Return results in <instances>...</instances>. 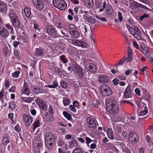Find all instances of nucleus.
I'll return each instance as SVG.
<instances>
[{"label":"nucleus","instance_id":"45","mask_svg":"<svg viewBox=\"0 0 153 153\" xmlns=\"http://www.w3.org/2000/svg\"><path fill=\"white\" fill-rule=\"evenodd\" d=\"M60 84L62 87L65 89L67 88V83L63 80H61Z\"/></svg>","mask_w":153,"mask_h":153},{"label":"nucleus","instance_id":"28","mask_svg":"<svg viewBox=\"0 0 153 153\" xmlns=\"http://www.w3.org/2000/svg\"><path fill=\"white\" fill-rule=\"evenodd\" d=\"M71 100L67 97L64 98L63 102L64 105L65 106L68 105L70 103Z\"/></svg>","mask_w":153,"mask_h":153},{"label":"nucleus","instance_id":"44","mask_svg":"<svg viewBox=\"0 0 153 153\" xmlns=\"http://www.w3.org/2000/svg\"><path fill=\"white\" fill-rule=\"evenodd\" d=\"M107 5H110V4H107L106 1H104L102 6V8H101L99 10L100 12H102L103 11L105 8H106V6Z\"/></svg>","mask_w":153,"mask_h":153},{"label":"nucleus","instance_id":"40","mask_svg":"<svg viewBox=\"0 0 153 153\" xmlns=\"http://www.w3.org/2000/svg\"><path fill=\"white\" fill-rule=\"evenodd\" d=\"M90 27L89 25L87 24L86 25H84V27L82 28V31L85 33L87 32Z\"/></svg>","mask_w":153,"mask_h":153},{"label":"nucleus","instance_id":"31","mask_svg":"<svg viewBox=\"0 0 153 153\" xmlns=\"http://www.w3.org/2000/svg\"><path fill=\"white\" fill-rule=\"evenodd\" d=\"M85 21L88 23L91 24H94L96 22L95 19L91 16H90L89 18H88Z\"/></svg>","mask_w":153,"mask_h":153},{"label":"nucleus","instance_id":"1","mask_svg":"<svg viewBox=\"0 0 153 153\" xmlns=\"http://www.w3.org/2000/svg\"><path fill=\"white\" fill-rule=\"evenodd\" d=\"M113 101V99H108L105 102V103L107 111L110 114L115 115L117 114L119 111L118 105L114 103L108 105L113 102H114Z\"/></svg>","mask_w":153,"mask_h":153},{"label":"nucleus","instance_id":"12","mask_svg":"<svg viewBox=\"0 0 153 153\" xmlns=\"http://www.w3.org/2000/svg\"><path fill=\"white\" fill-rule=\"evenodd\" d=\"M44 49L40 47L36 48L34 51V55L37 57H41L44 56Z\"/></svg>","mask_w":153,"mask_h":153},{"label":"nucleus","instance_id":"59","mask_svg":"<svg viewBox=\"0 0 153 153\" xmlns=\"http://www.w3.org/2000/svg\"><path fill=\"white\" fill-rule=\"evenodd\" d=\"M128 133L125 131H123L122 132V135L124 137L125 139H127L128 137Z\"/></svg>","mask_w":153,"mask_h":153},{"label":"nucleus","instance_id":"27","mask_svg":"<svg viewBox=\"0 0 153 153\" xmlns=\"http://www.w3.org/2000/svg\"><path fill=\"white\" fill-rule=\"evenodd\" d=\"M107 134L108 137L111 140L114 139L113 131L111 128H109L107 130Z\"/></svg>","mask_w":153,"mask_h":153},{"label":"nucleus","instance_id":"53","mask_svg":"<svg viewBox=\"0 0 153 153\" xmlns=\"http://www.w3.org/2000/svg\"><path fill=\"white\" fill-rule=\"evenodd\" d=\"M118 19L119 21L120 22H121L123 20V17L122 15V13H121V12H120V11H119L118 12Z\"/></svg>","mask_w":153,"mask_h":153},{"label":"nucleus","instance_id":"51","mask_svg":"<svg viewBox=\"0 0 153 153\" xmlns=\"http://www.w3.org/2000/svg\"><path fill=\"white\" fill-rule=\"evenodd\" d=\"M14 129L18 132H19L21 130V128L18 124H17L14 128Z\"/></svg>","mask_w":153,"mask_h":153},{"label":"nucleus","instance_id":"61","mask_svg":"<svg viewBox=\"0 0 153 153\" xmlns=\"http://www.w3.org/2000/svg\"><path fill=\"white\" fill-rule=\"evenodd\" d=\"M69 108L72 111L75 112L76 111V108L73 105H69Z\"/></svg>","mask_w":153,"mask_h":153},{"label":"nucleus","instance_id":"49","mask_svg":"<svg viewBox=\"0 0 153 153\" xmlns=\"http://www.w3.org/2000/svg\"><path fill=\"white\" fill-rule=\"evenodd\" d=\"M61 31L63 35V36L65 37H68L69 35L67 34V33L65 30H61Z\"/></svg>","mask_w":153,"mask_h":153},{"label":"nucleus","instance_id":"58","mask_svg":"<svg viewBox=\"0 0 153 153\" xmlns=\"http://www.w3.org/2000/svg\"><path fill=\"white\" fill-rule=\"evenodd\" d=\"M74 65H77L74 64L72 66H69L68 68V70L69 71H74L75 69Z\"/></svg>","mask_w":153,"mask_h":153},{"label":"nucleus","instance_id":"34","mask_svg":"<svg viewBox=\"0 0 153 153\" xmlns=\"http://www.w3.org/2000/svg\"><path fill=\"white\" fill-rule=\"evenodd\" d=\"M9 142V140L8 139V137H5L3 138L2 143L3 145L6 146Z\"/></svg>","mask_w":153,"mask_h":153},{"label":"nucleus","instance_id":"19","mask_svg":"<svg viewBox=\"0 0 153 153\" xmlns=\"http://www.w3.org/2000/svg\"><path fill=\"white\" fill-rule=\"evenodd\" d=\"M131 94V86L130 85H128L126 88L124 92V98H127L129 97Z\"/></svg>","mask_w":153,"mask_h":153},{"label":"nucleus","instance_id":"16","mask_svg":"<svg viewBox=\"0 0 153 153\" xmlns=\"http://www.w3.org/2000/svg\"><path fill=\"white\" fill-rule=\"evenodd\" d=\"M74 67H75V69L76 70V75L79 78H82L83 75V72L79 66L77 65H74Z\"/></svg>","mask_w":153,"mask_h":153},{"label":"nucleus","instance_id":"41","mask_svg":"<svg viewBox=\"0 0 153 153\" xmlns=\"http://www.w3.org/2000/svg\"><path fill=\"white\" fill-rule=\"evenodd\" d=\"M39 17L45 21H46L47 20V19L45 17L44 14L42 13H40L39 14Z\"/></svg>","mask_w":153,"mask_h":153},{"label":"nucleus","instance_id":"17","mask_svg":"<svg viewBox=\"0 0 153 153\" xmlns=\"http://www.w3.org/2000/svg\"><path fill=\"white\" fill-rule=\"evenodd\" d=\"M56 140H53L51 141L45 140V146L48 149H52L54 145Z\"/></svg>","mask_w":153,"mask_h":153},{"label":"nucleus","instance_id":"3","mask_svg":"<svg viewBox=\"0 0 153 153\" xmlns=\"http://www.w3.org/2000/svg\"><path fill=\"white\" fill-rule=\"evenodd\" d=\"M12 25L15 28H19L20 22L13 9H11L9 14Z\"/></svg>","mask_w":153,"mask_h":153},{"label":"nucleus","instance_id":"39","mask_svg":"<svg viewBox=\"0 0 153 153\" xmlns=\"http://www.w3.org/2000/svg\"><path fill=\"white\" fill-rule=\"evenodd\" d=\"M70 144L71 147H74L78 146V143L75 140H73L72 141L70 142Z\"/></svg>","mask_w":153,"mask_h":153},{"label":"nucleus","instance_id":"55","mask_svg":"<svg viewBox=\"0 0 153 153\" xmlns=\"http://www.w3.org/2000/svg\"><path fill=\"white\" fill-rule=\"evenodd\" d=\"M60 59L62 61V62L64 63H67V61L65 59V55H62L60 57Z\"/></svg>","mask_w":153,"mask_h":153},{"label":"nucleus","instance_id":"50","mask_svg":"<svg viewBox=\"0 0 153 153\" xmlns=\"http://www.w3.org/2000/svg\"><path fill=\"white\" fill-rule=\"evenodd\" d=\"M133 6L136 7H140L141 4L134 1L132 3Z\"/></svg>","mask_w":153,"mask_h":153},{"label":"nucleus","instance_id":"48","mask_svg":"<svg viewBox=\"0 0 153 153\" xmlns=\"http://www.w3.org/2000/svg\"><path fill=\"white\" fill-rule=\"evenodd\" d=\"M9 107L12 110L15 107V103L14 101L10 102L9 104Z\"/></svg>","mask_w":153,"mask_h":153},{"label":"nucleus","instance_id":"15","mask_svg":"<svg viewBox=\"0 0 153 153\" xmlns=\"http://www.w3.org/2000/svg\"><path fill=\"white\" fill-rule=\"evenodd\" d=\"M130 140L132 142V143L138 141L139 140V137L137 134L134 132H131L129 133Z\"/></svg>","mask_w":153,"mask_h":153},{"label":"nucleus","instance_id":"4","mask_svg":"<svg viewBox=\"0 0 153 153\" xmlns=\"http://www.w3.org/2000/svg\"><path fill=\"white\" fill-rule=\"evenodd\" d=\"M100 90L102 96L104 97L111 95L113 93L111 88L105 84L102 85L100 87Z\"/></svg>","mask_w":153,"mask_h":153},{"label":"nucleus","instance_id":"56","mask_svg":"<svg viewBox=\"0 0 153 153\" xmlns=\"http://www.w3.org/2000/svg\"><path fill=\"white\" fill-rule=\"evenodd\" d=\"M134 31H135V33L139 34H141L140 33V31L138 27H134Z\"/></svg>","mask_w":153,"mask_h":153},{"label":"nucleus","instance_id":"52","mask_svg":"<svg viewBox=\"0 0 153 153\" xmlns=\"http://www.w3.org/2000/svg\"><path fill=\"white\" fill-rule=\"evenodd\" d=\"M79 42V40L74 39L72 40V42L71 43L73 44L74 45L78 46V44Z\"/></svg>","mask_w":153,"mask_h":153},{"label":"nucleus","instance_id":"38","mask_svg":"<svg viewBox=\"0 0 153 153\" xmlns=\"http://www.w3.org/2000/svg\"><path fill=\"white\" fill-rule=\"evenodd\" d=\"M20 71H16L12 73V77L14 78H18L19 76V74H20Z\"/></svg>","mask_w":153,"mask_h":153},{"label":"nucleus","instance_id":"63","mask_svg":"<svg viewBox=\"0 0 153 153\" xmlns=\"http://www.w3.org/2000/svg\"><path fill=\"white\" fill-rule=\"evenodd\" d=\"M113 82L114 85H117L118 84L119 81L117 78H115L113 80Z\"/></svg>","mask_w":153,"mask_h":153},{"label":"nucleus","instance_id":"36","mask_svg":"<svg viewBox=\"0 0 153 153\" xmlns=\"http://www.w3.org/2000/svg\"><path fill=\"white\" fill-rule=\"evenodd\" d=\"M84 14L83 15V17L84 19L85 20L91 16L88 14V13H89L88 11L84 10Z\"/></svg>","mask_w":153,"mask_h":153},{"label":"nucleus","instance_id":"20","mask_svg":"<svg viewBox=\"0 0 153 153\" xmlns=\"http://www.w3.org/2000/svg\"><path fill=\"white\" fill-rule=\"evenodd\" d=\"M0 35L3 37H6L9 35V32L4 27H0Z\"/></svg>","mask_w":153,"mask_h":153},{"label":"nucleus","instance_id":"25","mask_svg":"<svg viewBox=\"0 0 153 153\" xmlns=\"http://www.w3.org/2000/svg\"><path fill=\"white\" fill-rule=\"evenodd\" d=\"M30 91V90L29 89L27 85L26 84L24 83L22 88L23 93L27 95H29Z\"/></svg>","mask_w":153,"mask_h":153},{"label":"nucleus","instance_id":"46","mask_svg":"<svg viewBox=\"0 0 153 153\" xmlns=\"http://www.w3.org/2000/svg\"><path fill=\"white\" fill-rule=\"evenodd\" d=\"M125 60V57L121 59L115 65L117 66L119 65H122L123 63Z\"/></svg>","mask_w":153,"mask_h":153},{"label":"nucleus","instance_id":"33","mask_svg":"<svg viewBox=\"0 0 153 153\" xmlns=\"http://www.w3.org/2000/svg\"><path fill=\"white\" fill-rule=\"evenodd\" d=\"M148 112V110L147 107L146 106L144 108V110H141L139 112L140 116H143L146 114Z\"/></svg>","mask_w":153,"mask_h":153},{"label":"nucleus","instance_id":"60","mask_svg":"<svg viewBox=\"0 0 153 153\" xmlns=\"http://www.w3.org/2000/svg\"><path fill=\"white\" fill-rule=\"evenodd\" d=\"M53 109L52 106H51V105H50L49 107L48 110V112L52 114V115H53L54 113L53 111Z\"/></svg>","mask_w":153,"mask_h":153},{"label":"nucleus","instance_id":"13","mask_svg":"<svg viewBox=\"0 0 153 153\" xmlns=\"http://www.w3.org/2000/svg\"><path fill=\"white\" fill-rule=\"evenodd\" d=\"M33 146L37 147L39 149L42 146L41 139L38 137H35L33 141Z\"/></svg>","mask_w":153,"mask_h":153},{"label":"nucleus","instance_id":"18","mask_svg":"<svg viewBox=\"0 0 153 153\" xmlns=\"http://www.w3.org/2000/svg\"><path fill=\"white\" fill-rule=\"evenodd\" d=\"M56 138L54 134L51 132H48L46 134L45 140L51 141L53 139L55 140Z\"/></svg>","mask_w":153,"mask_h":153},{"label":"nucleus","instance_id":"5","mask_svg":"<svg viewBox=\"0 0 153 153\" xmlns=\"http://www.w3.org/2000/svg\"><path fill=\"white\" fill-rule=\"evenodd\" d=\"M53 5L59 9L64 10L67 7V4L64 0H53Z\"/></svg>","mask_w":153,"mask_h":153},{"label":"nucleus","instance_id":"24","mask_svg":"<svg viewBox=\"0 0 153 153\" xmlns=\"http://www.w3.org/2000/svg\"><path fill=\"white\" fill-rule=\"evenodd\" d=\"M86 6L89 8H91L94 6L93 0H83Z\"/></svg>","mask_w":153,"mask_h":153},{"label":"nucleus","instance_id":"10","mask_svg":"<svg viewBox=\"0 0 153 153\" xmlns=\"http://www.w3.org/2000/svg\"><path fill=\"white\" fill-rule=\"evenodd\" d=\"M31 88L33 92L36 94L40 93H45V91L41 86H37L36 85H32Z\"/></svg>","mask_w":153,"mask_h":153},{"label":"nucleus","instance_id":"37","mask_svg":"<svg viewBox=\"0 0 153 153\" xmlns=\"http://www.w3.org/2000/svg\"><path fill=\"white\" fill-rule=\"evenodd\" d=\"M83 150L81 148H76L74 150L73 153H83Z\"/></svg>","mask_w":153,"mask_h":153},{"label":"nucleus","instance_id":"6","mask_svg":"<svg viewBox=\"0 0 153 153\" xmlns=\"http://www.w3.org/2000/svg\"><path fill=\"white\" fill-rule=\"evenodd\" d=\"M22 120L25 125L28 127L29 126L33 121L32 117L26 114L22 115Z\"/></svg>","mask_w":153,"mask_h":153},{"label":"nucleus","instance_id":"30","mask_svg":"<svg viewBox=\"0 0 153 153\" xmlns=\"http://www.w3.org/2000/svg\"><path fill=\"white\" fill-rule=\"evenodd\" d=\"M23 101L28 103L31 102L32 101L34 100V98L33 97H24L22 99Z\"/></svg>","mask_w":153,"mask_h":153},{"label":"nucleus","instance_id":"9","mask_svg":"<svg viewBox=\"0 0 153 153\" xmlns=\"http://www.w3.org/2000/svg\"><path fill=\"white\" fill-rule=\"evenodd\" d=\"M88 126L90 128L95 129L97 128L96 122L95 120L91 117H88L87 119Z\"/></svg>","mask_w":153,"mask_h":153},{"label":"nucleus","instance_id":"42","mask_svg":"<svg viewBox=\"0 0 153 153\" xmlns=\"http://www.w3.org/2000/svg\"><path fill=\"white\" fill-rule=\"evenodd\" d=\"M52 70L56 73L59 74L62 72V70L57 67H53L52 68Z\"/></svg>","mask_w":153,"mask_h":153},{"label":"nucleus","instance_id":"7","mask_svg":"<svg viewBox=\"0 0 153 153\" xmlns=\"http://www.w3.org/2000/svg\"><path fill=\"white\" fill-rule=\"evenodd\" d=\"M114 11L113 7L111 5H107L105 10V13L108 17L112 18L114 16Z\"/></svg>","mask_w":153,"mask_h":153},{"label":"nucleus","instance_id":"11","mask_svg":"<svg viewBox=\"0 0 153 153\" xmlns=\"http://www.w3.org/2000/svg\"><path fill=\"white\" fill-rule=\"evenodd\" d=\"M36 103L38 104L39 107L43 110L46 111L47 109V106L46 103L44 102L43 99L38 98L36 100Z\"/></svg>","mask_w":153,"mask_h":153},{"label":"nucleus","instance_id":"57","mask_svg":"<svg viewBox=\"0 0 153 153\" xmlns=\"http://www.w3.org/2000/svg\"><path fill=\"white\" fill-rule=\"evenodd\" d=\"M56 25L57 28L59 29H61L63 27V25L61 23L59 22H56Z\"/></svg>","mask_w":153,"mask_h":153},{"label":"nucleus","instance_id":"21","mask_svg":"<svg viewBox=\"0 0 153 153\" xmlns=\"http://www.w3.org/2000/svg\"><path fill=\"white\" fill-rule=\"evenodd\" d=\"M70 33L73 38H76L79 36V34L76 29L70 28Z\"/></svg>","mask_w":153,"mask_h":153},{"label":"nucleus","instance_id":"26","mask_svg":"<svg viewBox=\"0 0 153 153\" xmlns=\"http://www.w3.org/2000/svg\"><path fill=\"white\" fill-rule=\"evenodd\" d=\"M24 11L27 17H29L31 16V13L30 8L27 7H26L24 8Z\"/></svg>","mask_w":153,"mask_h":153},{"label":"nucleus","instance_id":"47","mask_svg":"<svg viewBox=\"0 0 153 153\" xmlns=\"http://www.w3.org/2000/svg\"><path fill=\"white\" fill-rule=\"evenodd\" d=\"M127 27L128 28L129 31L131 35H133L135 33V31H134V30L133 28L130 27L129 26H127Z\"/></svg>","mask_w":153,"mask_h":153},{"label":"nucleus","instance_id":"29","mask_svg":"<svg viewBox=\"0 0 153 153\" xmlns=\"http://www.w3.org/2000/svg\"><path fill=\"white\" fill-rule=\"evenodd\" d=\"M63 114L65 117L68 120H71L72 119V116L71 114L66 111H63Z\"/></svg>","mask_w":153,"mask_h":153},{"label":"nucleus","instance_id":"62","mask_svg":"<svg viewBox=\"0 0 153 153\" xmlns=\"http://www.w3.org/2000/svg\"><path fill=\"white\" fill-rule=\"evenodd\" d=\"M4 91L2 90L0 92V100H2L3 99L4 95Z\"/></svg>","mask_w":153,"mask_h":153},{"label":"nucleus","instance_id":"54","mask_svg":"<svg viewBox=\"0 0 153 153\" xmlns=\"http://www.w3.org/2000/svg\"><path fill=\"white\" fill-rule=\"evenodd\" d=\"M96 17L97 19L100 20V21L106 22V19L104 18L100 17L99 16H97Z\"/></svg>","mask_w":153,"mask_h":153},{"label":"nucleus","instance_id":"64","mask_svg":"<svg viewBox=\"0 0 153 153\" xmlns=\"http://www.w3.org/2000/svg\"><path fill=\"white\" fill-rule=\"evenodd\" d=\"M20 43L19 41L15 42L14 41L13 42V45L14 48H16L18 45H20Z\"/></svg>","mask_w":153,"mask_h":153},{"label":"nucleus","instance_id":"22","mask_svg":"<svg viewBox=\"0 0 153 153\" xmlns=\"http://www.w3.org/2000/svg\"><path fill=\"white\" fill-rule=\"evenodd\" d=\"M99 82L102 83H105L109 81L108 77L105 75H102L99 77Z\"/></svg>","mask_w":153,"mask_h":153},{"label":"nucleus","instance_id":"35","mask_svg":"<svg viewBox=\"0 0 153 153\" xmlns=\"http://www.w3.org/2000/svg\"><path fill=\"white\" fill-rule=\"evenodd\" d=\"M83 138L85 139L86 140V144L89 147V144L91 142L92 140L89 138L87 137L85 135V136H83Z\"/></svg>","mask_w":153,"mask_h":153},{"label":"nucleus","instance_id":"23","mask_svg":"<svg viewBox=\"0 0 153 153\" xmlns=\"http://www.w3.org/2000/svg\"><path fill=\"white\" fill-rule=\"evenodd\" d=\"M7 10L6 5L2 2H0V12L4 13L7 11Z\"/></svg>","mask_w":153,"mask_h":153},{"label":"nucleus","instance_id":"2","mask_svg":"<svg viewBox=\"0 0 153 153\" xmlns=\"http://www.w3.org/2000/svg\"><path fill=\"white\" fill-rule=\"evenodd\" d=\"M45 33L54 38L59 36L57 31L53 25H46L45 26Z\"/></svg>","mask_w":153,"mask_h":153},{"label":"nucleus","instance_id":"8","mask_svg":"<svg viewBox=\"0 0 153 153\" xmlns=\"http://www.w3.org/2000/svg\"><path fill=\"white\" fill-rule=\"evenodd\" d=\"M85 68L88 72L91 73H94L97 71V67L96 65L91 63H88L85 65Z\"/></svg>","mask_w":153,"mask_h":153},{"label":"nucleus","instance_id":"43","mask_svg":"<svg viewBox=\"0 0 153 153\" xmlns=\"http://www.w3.org/2000/svg\"><path fill=\"white\" fill-rule=\"evenodd\" d=\"M86 43L82 41H80L79 40V42L78 44V46H81L82 47H84L86 45Z\"/></svg>","mask_w":153,"mask_h":153},{"label":"nucleus","instance_id":"32","mask_svg":"<svg viewBox=\"0 0 153 153\" xmlns=\"http://www.w3.org/2000/svg\"><path fill=\"white\" fill-rule=\"evenodd\" d=\"M33 129L34 130L36 128L40 126V123L39 120H37L35 121L33 124Z\"/></svg>","mask_w":153,"mask_h":153},{"label":"nucleus","instance_id":"14","mask_svg":"<svg viewBox=\"0 0 153 153\" xmlns=\"http://www.w3.org/2000/svg\"><path fill=\"white\" fill-rule=\"evenodd\" d=\"M33 6L38 10H41L43 7L42 0H33Z\"/></svg>","mask_w":153,"mask_h":153}]
</instances>
